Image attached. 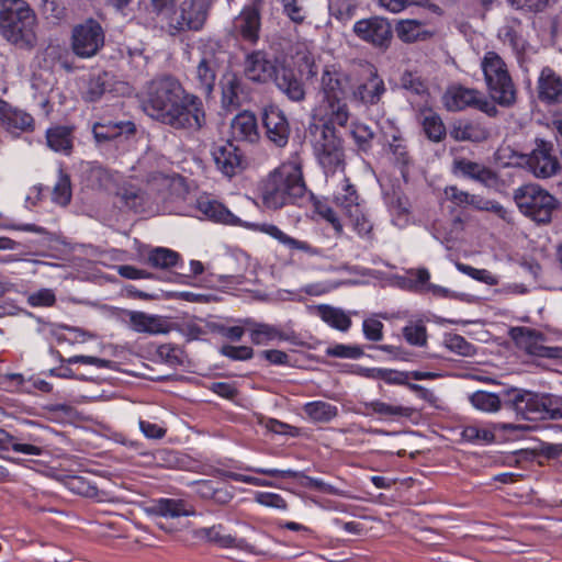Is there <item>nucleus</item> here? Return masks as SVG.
Masks as SVG:
<instances>
[{"label": "nucleus", "instance_id": "f257e3e1", "mask_svg": "<svg viewBox=\"0 0 562 562\" xmlns=\"http://www.w3.org/2000/svg\"><path fill=\"white\" fill-rule=\"evenodd\" d=\"M139 102L148 116L176 130L198 131L206 122L202 100L172 76L150 80L140 92Z\"/></svg>", "mask_w": 562, "mask_h": 562}, {"label": "nucleus", "instance_id": "f03ea898", "mask_svg": "<svg viewBox=\"0 0 562 562\" xmlns=\"http://www.w3.org/2000/svg\"><path fill=\"white\" fill-rule=\"evenodd\" d=\"M306 190L302 161L297 155L274 168L259 184L262 203L273 210L295 204L305 195Z\"/></svg>", "mask_w": 562, "mask_h": 562}, {"label": "nucleus", "instance_id": "7ed1b4c3", "mask_svg": "<svg viewBox=\"0 0 562 562\" xmlns=\"http://www.w3.org/2000/svg\"><path fill=\"white\" fill-rule=\"evenodd\" d=\"M350 82V76L339 65H325L319 79L322 99L314 110V117L345 126L350 117L349 108L345 101Z\"/></svg>", "mask_w": 562, "mask_h": 562}, {"label": "nucleus", "instance_id": "20e7f679", "mask_svg": "<svg viewBox=\"0 0 562 562\" xmlns=\"http://www.w3.org/2000/svg\"><path fill=\"white\" fill-rule=\"evenodd\" d=\"M37 16L25 0H0V35L8 43L31 49L37 43Z\"/></svg>", "mask_w": 562, "mask_h": 562}, {"label": "nucleus", "instance_id": "39448f33", "mask_svg": "<svg viewBox=\"0 0 562 562\" xmlns=\"http://www.w3.org/2000/svg\"><path fill=\"white\" fill-rule=\"evenodd\" d=\"M182 177L167 169L151 168L145 178L143 188L127 183L120 188L117 198L128 209L136 212L158 200H165L182 184Z\"/></svg>", "mask_w": 562, "mask_h": 562}, {"label": "nucleus", "instance_id": "423d86ee", "mask_svg": "<svg viewBox=\"0 0 562 562\" xmlns=\"http://www.w3.org/2000/svg\"><path fill=\"white\" fill-rule=\"evenodd\" d=\"M553 396L538 394L522 389H510L505 392V405L522 419L536 420L547 416L562 418V409L553 407Z\"/></svg>", "mask_w": 562, "mask_h": 562}, {"label": "nucleus", "instance_id": "0eeeda50", "mask_svg": "<svg viewBox=\"0 0 562 562\" xmlns=\"http://www.w3.org/2000/svg\"><path fill=\"white\" fill-rule=\"evenodd\" d=\"M313 136V150L324 172L335 175L345 170V151L341 138L337 135L334 125L336 123L322 121Z\"/></svg>", "mask_w": 562, "mask_h": 562}, {"label": "nucleus", "instance_id": "6e6552de", "mask_svg": "<svg viewBox=\"0 0 562 562\" xmlns=\"http://www.w3.org/2000/svg\"><path fill=\"white\" fill-rule=\"evenodd\" d=\"M481 68L492 99L501 105H512L516 101V89L504 59L493 50L486 52Z\"/></svg>", "mask_w": 562, "mask_h": 562}, {"label": "nucleus", "instance_id": "1a4fd4ad", "mask_svg": "<svg viewBox=\"0 0 562 562\" xmlns=\"http://www.w3.org/2000/svg\"><path fill=\"white\" fill-rule=\"evenodd\" d=\"M514 200L519 211L536 223L547 224L558 207V200L536 183H528L515 190Z\"/></svg>", "mask_w": 562, "mask_h": 562}, {"label": "nucleus", "instance_id": "9d476101", "mask_svg": "<svg viewBox=\"0 0 562 562\" xmlns=\"http://www.w3.org/2000/svg\"><path fill=\"white\" fill-rule=\"evenodd\" d=\"M210 4V0H182L175 8L167 33L176 36L182 32L202 30Z\"/></svg>", "mask_w": 562, "mask_h": 562}, {"label": "nucleus", "instance_id": "9b49d317", "mask_svg": "<svg viewBox=\"0 0 562 562\" xmlns=\"http://www.w3.org/2000/svg\"><path fill=\"white\" fill-rule=\"evenodd\" d=\"M104 40V31L100 23L89 19L74 27L71 50L80 58H91L103 47Z\"/></svg>", "mask_w": 562, "mask_h": 562}, {"label": "nucleus", "instance_id": "f8f14e48", "mask_svg": "<svg viewBox=\"0 0 562 562\" xmlns=\"http://www.w3.org/2000/svg\"><path fill=\"white\" fill-rule=\"evenodd\" d=\"M510 336L516 346L532 357L562 359V347L547 346L546 337L538 330L528 327H515Z\"/></svg>", "mask_w": 562, "mask_h": 562}, {"label": "nucleus", "instance_id": "ddd939ff", "mask_svg": "<svg viewBox=\"0 0 562 562\" xmlns=\"http://www.w3.org/2000/svg\"><path fill=\"white\" fill-rule=\"evenodd\" d=\"M445 106L449 111H461L473 106L490 115L495 114L496 109L482 92L462 87H453L443 95Z\"/></svg>", "mask_w": 562, "mask_h": 562}, {"label": "nucleus", "instance_id": "4468645a", "mask_svg": "<svg viewBox=\"0 0 562 562\" xmlns=\"http://www.w3.org/2000/svg\"><path fill=\"white\" fill-rule=\"evenodd\" d=\"M530 171L538 178H550L560 169L553 145L543 139H536V146L529 155L522 156Z\"/></svg>", "mask_w": 562, "mask_h": 562}, {"label": "nucleus", "instance_id": "2eb2a0df", "mask_svg": "<svg viewBox=\"0 0 562 562\" xmlns=\"http://www.w3.org/2000/svg\"><path fill=\"white\" fill-rule=\"evenodd\" d=\"M353 32L359 38L376 47H387L393 36L391 23L381 16L357 21Z\"/></svg>", "mask_w": 562, "mask_h": 562}, {"label": "nucleus", "instance_id": "dca6fc26", "mask_svg": "<svg viewBox=\"0 0 562 562\" xmlns=\"http://www.w3.org/2000/svg\"><path fill=\"white\" fill-rule=\"evenodd\" d=\"M386 87L383 78L378 74L376 69L371 68L366 77L352 89V100L364 105L372 106L380 103Z\"/></svg>", "mask_w": 562, "mask_h": 562}, {"label": "nucleus", "instance_id": "f3484780", "mask_svg": "<svg viewBox=\"0 0 562 562\" xmlns=\"http://www.w3.org/2000/svg\"><path fill=\"white\" fill-rule=\"evenodd\" d=\"M124 322L136 333L148 335L167 334L172 329L168 317L140 311L124 312Z\"/></svg>", "mask_w": 562, "mask_h": 562}, {"label": "nucleus", "instance_id": "a211bd4d", "mask_svg": "<svg viewBox=\"0 0 562 562\" xmlns=\"http://www.w3.org/2000/svg\"><path fill=\"white\" fill-rule=\"evenodd\" d=\"M528 427L525 425L516 424H485V423H473L463 427L461 437L464 441L473 445H490L495 440V432L498 430H514L522 431L527 430Z\"/></svg>", "mask_w": 562, "mask_h": 562}, {"label": "nucleus", "instance_id": "6ab92c4d", "mask_svg": "<svg viewBox=\"0 0 562 562\" xmlns=\"http://www.w3.org/2000/svg\"><path fill=\"white\" fill-rule=\"evenodd\" d=\"M278 70L276 61L262 50H255L245 58L244 71L251 81L267 82L274 78Z\"/></svg>", "mask_w": 562, "mask_h": 562}, {"label": "nucleus", "instance_id": "aec40b11", "mask_svg": "<svg viewBox=\"0 0 562 562\" xmlns=\"http://www.w3.org/2000/svg\"><path fill=\"white\" fill-rule=\"evenodd\" d=\"M216 167L227 177H233L245 167V160L240 149L231 140L217 146L213 151Z\"/></svg>", "mask_w": 562, "mask_h": 562}, {"label": "nucleus", "instance_id": "412c9836", "mask_svg": "<svg viewBox=\"0 0 562 562\" xmlns=\"http://www.w3.org/2000/svg\"><path fill=\"white\" fill-rule=\"evenodd\" d=\"M263 126L268 138L282 147L288 143L290 127L283 112L277 106L270 105L263 112Z\"/></svg>", "mask_w": 562, "mask_h": 562}, {"label": "nucleus", "instance_id": "4be33fe9", "mask_svg": "<svg viewBox=\"0 0 562 562\" xmlns=\"http://www.w3.org/2000/svg\"><path fill=\"white\" fill-rule=\"evenodd\" d=\"M234 27L244 41L256 44L260 31L259 9L255 4L245 7L235 19Z\"/></svg>", "mask_w": 562, "mask_h": 562}, {"label": "nucleus", "instance_id": "5701e85b", "mask_svg": "<svg viewBox=\"0 0 562 562\" xmlns=\"http://www.w3.org/2000/svg\"><path fill=\"white\" fill-rule=\"evenodd\" d=\"M231 135L235 140L256 142L259 136L256 115L250 111L238 113L231 122Z\"/></svg>", "mask_w": 562, "mask_h": 562}, {"label": "nucleus", "instance_id": "b1692460", "mask_svg": "<svg viewBox=\"0 0 562 562\" xmlns=\"http://www.w3.org/2000/svg\"><path fill=\"white\" fill-rule=\"evenodd\" d=\"M245 325L250 340L255 345H267L274 340H285V334L278 327L267 323H259L252 318L241 321Z\"/></svg>", "mask_w": 562, "mask_h": 562}, {"label": "nucleus", "instance_id": "393cba45", "mask_svg": "<svg viewBox=\"0 0 562 562\" xmlns=\"http://www.w3.org/2000/svg\"><path fill=\"white\" fill-rule=\"evenodd\" d=\"M33 123L34 120L31 114L12 108L8 103H5L0 114V124L12 134L19 135L20 133L31 131Z\"/></svg>", "mask_w": 562, "mask_h": 562}, {"label": "nucleus", "instance_id": "a878e982", "mask_svg": "<svg viewBox=\"0 0 562 562\" xmlns=\"http://www.w3.org/2000/svg\"><path fill=\"white\" fill-rule=\"evenodd\" d=\"M277 87L292 101H302L305 98V89L302 81L290 68H279L273 78Z\"/></svg>", "mask_w": 562, "mask_h": 562}, {"label": "nucleus", "instance_id": "bb28decb", "mask_svg": "<svg viewBox=\"0 0 562 562\" xmlns=\"http://www.w3.org/2000/svg\"><path fill=\"white\" fill-rule=\"evenodd\" d=\"M31 441L29 443L18 442L14 437L8 431L0 428V449L7 450L11 448L14 452L30 454V456H42L44 453V440L36 435L27 437Z\"/></svg>", "mask_w": 562, "mask_h": 562}, {"label": "nucleus", "instance_id": "cd10ccee", "mask_svg": "<svg viewBox=\"0 0 562 562\" xmlns=\"http://www.w3.org/2000/svg\"><path fill=\"white\" fill-rule=\"evenodd\" d=\"M259 232L269 235L270 237L278 240L280 244L284 245L291 250H301L308 255H318V250L313 247L310 243L305 240L295 239L283 231H281L277 225L263 223L258 226Z\"/></svg>", "mask_w": 562, "mask_h": 562}, {"label": "nucleus", "instance_id": "c85d7f7f", "mask_svg": "<svg viewBox=\"0 0 562 562\" xmlns=\"http://www.w3.org/2000/svg\"><path fill=\"white\" fill-rule=\"evenodd\" d=\"M397 37L404 43L426 41L432 36V32L426 29L425 24L414 19L400 20L395 25Z\"/></svg>", "mask_w": 562, "mask_h": 562}, {"label": "nucleus", "instance_id": "c756f323", "mask_svg": "<svg viewBox=\"0 0 562 562\" xmlns=\"http://www.w3.org/2000/svg\"><path fill=\"white\" fill-rule=\"evenodd\" d=\"M196 207L212 221L231 225H235L238 222V218L218 201L201 198L198 200Z\"/></svg>", "mask_w": 562, "mask_h": 562}, {"label": "nucleus", "instance_id": "7c9ffc66", "mask_svg": "<svg viewBox=\"0 0 562 562\" xmlns=\"http://www.w3.org/2000/svg\"><path fill=\"white\" fill-rule=\"evenodd\" d=\"M538 92L541 100H558L562 95V79L552 69L543 68L538 79Z\"/></svg>", "mask_w": 562, "mask_h": 562}, {"label": "nucleus", "instance_id": "2f4dec72", "mask_svg": "<svg viewBox=\"0 0 562 562\" xmlns=\"http://www.w3.org/2000/svg\"><path fill=\"white\" fill-rule=\"evenodd\" d=\"M243 87L240 79L235 74H226L222 80L223 106L233 111L241 105Z\"/></svg>", "mask_w": 562, "mask_h": 562}, {"label": "nucleus", "instance_id": "473e14b6", "mask_svg": "<svg viewBox=\"0 0 562 562\" xmlns=\"http://www.w3.org/2000/svg\"><path fill=\"white\" fill-rule=\"evenodd\" d=\"M419 121L426 136L432 142H441L446 137V126L441 117L431 109H423Z\"/></svg>", "mask_w": 562, "mask_h": 562}, {"label": "nucleus", "instance_id": "72a5a7b5", "mask_svg": "<svg viewBox=\"0 0 562 562\" xmlns=\"http://www.w3.org/2000/svg\"><path fill=\"white\" fill-rule=\"evenodd\" d=\"M46 140L54 151L68 155L72 148V128L63 125L53 126L46 132Z\"/></svg>", "mask_w": 562, "mask_h": 562}, {"label": "nucleus", "instance_id": "f704fd0d", "mask_svg": "<svg viewBox=\"0 0 562 562\" xmlns=\"http://www.w3.org/2000/svg\"><path fill=\"white\" fill-rule=\"evenodd\" d=\"M154 512L165 518L190 516L193 509L182 499L160 498L154 505Z\"/></svg>", "mask_w": 562, "mask_h": 562}, {"label": "nucleus", "instance_id": "c9c22d12", "mask_svg": "<svg viewBox=\"0 0 562 562\" xmlns=\"http://www.w3.org/2000/svg\"><path fill=\"white\" fill-rule=\"evenodd\" d=\"M316 314L323 322L337 330L347 331L351 326L349 315L340 308L322 304L316 307Z\"/></svg>", "mask_w": 562, "mask_h": 562}, {"label": "nucleus", "instance_id": "e433bc0d", "mask_svg": "<svg viewBox=\"0 0 562 562\" xmlns=\"http://www.w3.org/2000/svg\"><path fill=\"white\" fill-rule=\"evenodd\" d=\"M93 135L98 142H105L120 137L122 134H134L135 125L132 122L119 123H95L93 125Z\"/></svg>", "mask_w": 562, "mask_h": 562}, {"label": "nucleus", "instance_id": "4c0bfd02", "mask_svg": "<svg viewBox=\"0 0 562 562\" xmlns=\"http://www.w3.org/2000/svg\"><path fill=\"white\" fill-rule=\"evenodd\" d=\"M454 167L463 176L480 181L484 184H490L496 179L495 173L492 170L474 161L460 159L454 162Z\"/></svg>", "mask_w": 562, "mask_h": 562}, {"label": "nucleus", "instance_id": "58836bf2", "mask_svg": "<svg viewBox=\"0 0 562 562\" xmlns=\"http://www.w3.org/2000/svg\"><path fill=\"white\" fill-rule=\"evenodd\" d=\"M334 201L348 215H352V211H358L359 195L349 179L344 178L340 187L334 193Z\"/></svg>", "mask_w": 562, "mask_h": 562}, {"label": "nucleus", "instance_id": "ea45409f", "mask_svg": "<svg viewBox=\"0 0 562 562\" xmlns=\"http://www.w3.org/2000/svg\"><path fill=\"white\" fill-rule=\"evenodd\" d=\"M303 412L315 423H328L338 415L337 406L324 401H313L304 404Z\"/></svg>", "mask_w": 562, "mask_h": 562}, {"label": "nucleus", "instance_id": "a19ab883", "mask_svg": "<svg viewBox=\"0 0 562 562\" xmlns=\"http://www.w3.org/2000/svg\"><path fill=\"white\" fill-rule=\"evenodd\" d=\"M198 536L221 548L237 547V539L223 525H214L198 530Z\"/></svg>", "mask_w": 562, "mask_h": 562}, {"label": "nucleus", "instance_id": "79ce46f5", "mask_svg": "<svg viewBox=\"0 0 562 562\" xmlns=\"http://www.w3.org/2000/svg\"><path fill=\"white\" fill-rule=\"evenodd\" d=\"M216 79V74L211 65V63L206 59H202L195 70L194 76V85L195 89L205 95H210L214 89Z\"/></svg>", "mask_w": 562, "mask_h": 562}, {"label": "nucleus", "instance_id": "37998d69", "mask_svg": "<svg viewBox=\"0 0 562 562\" xmlns=\"http://www.w3.org/2000/svg\"><path fill=\"white\" fill-rule=\"evenodd\" d=\"M456 140L481 142L487 138L488 132L477 123H460L451 131Z\"/></svg>", "mask_w": 562, "mask_h": 562}, {"label": "nucleus", "instance_id": "c03bdc74", "mask_svg": "<svg viewBox=\"0 0 562 562\" xmlns=\"http://www.w3.org/2000/svg\"><path fill=\"white\" fill-rule=\"evenodd\" d=\"M367 414H376L384 417H411L413 409L400 405H391L382 401H372L366 404Z\"/></svg>", "mask_w": 562, "mask_h": 562}, {"label": "nucleus", "instance_id": "a18cd8bd", "mask_svg": "<svg viewBox=\"0 0 562 562\" xmlns=\"http://www.w3.org/2000/svg\"><path fill=\"white\" fill-rule=\"evenodd\" d=\"M180 260V255L171 249L157 247L148 254V263L155 268L169 269Z\"/></svg>", "mask_w": 562, "mask_h": 562}, {"label": "nucleus", "instance_id": "49530a36", "mask_svg": "<svg viewBox=\"0 0 562 562\" xmlns=\"http://www.w3.org/2000/svg\"><path fill=\"white\" fill-rule=\"evenodd\" d=\"M175 8L176 0H147V10L156 16L166 31L168 30Z\"/></svg>", "mask_w": 562, "mask_h": 562}, {"label": "nucleus", "instance_id": "de8ad7c7", "mask_svg": "<svg viewBox=\"0 0 562 562\" xmlns=\"http://www.w3.org/2000/svg\"><path fill=\"white\" fill-rule=\"evenodd\" d=\"M471 404L479 411L496 413L502 407L498 395L486 391H476L470 396Z\"/></svg>", "mask_w": 562, "mask_h": 562}, {"label": "nucleus", "instance_id": "09e8293b", "mask_svg": "<svg viewBox=\"0 0 562 562\" xmlns=\"http://www.w3.org/2000/svg\"><path fill=\"white\" fill-rule=\"evenodd\" d=\"M443 346L459 356L471 357L475 355V347L458 334H447L443 338Z\"/></svg>", "mask_w": 562, "mask_h": 562}, {"label": "nucleus", "instance_id": "8fccbe9b", "mask_svg": "<svg viewBox=\"0 0 562 562\" xmlns=\"http://www.w3.org/2000/svg\"><path fill=\"white\" fill-rule=\"evenodd\" d=\"M71 195L70 178L68 175L60 171L58 180L53 188L52 200L60 206H66L70 202Z\"/></svg>", "mask_w": 562, "mask_h": 562}, {"label": "nucleus", "instance_id": "3c124183", "mask_svg": "<svg viewBox=\"0 0 562 562\" xmlns=\"http://www.w3.org/2000/svg\"><path fill=\"white\" fill-rule=\"evenodd\" d=\"M498 38L504 43L508 44L515 54L521 55L525 53L527 47L526 40L518 34L512 25H505L498 31Z\"/></svg>", "mask_w": 562, "mask_h": 562}, {"label": "nucleus", "instance_id": "603ef678", "mask_svg": "<svg viewBox=\"0 0 562 562\" xmlns=\"http://www.w3.org/2000/svg\"><path fill=\"white\" fill-rule=\"evenodd\" d=\"M456 268L461 273L479 282L485 283L487 285L498 284V278L486 269H477L462 262H456Z\"/></svg>", "mask_w": 562, "mask_h": 562}, {"label": "nucleus", "instance_id": "864d4df0", "mask_svg": "<svg viewBox=\"0 0 562 562\" xmlns=\"http://www.w3.org/2000/svg\"><path fill=\"white\" fill-rule=\"evenodd\" d=\"M26 303L31 307H52L56 303V293L53 289L43 288L29 293Z\"/></svg>", "mask_w": 562, "mask_h": 562}, {"label": "nucleus", "instance_id": "5fc2aeb1", "mask_svg": "<svg viewBox=\"0 0 562 562\" xmlns=\"http://www.w3.org/2000/svg\"><path fill=\"white\" fill-rule=\"evenodd\" d=\"M378 2L382 9L394 14L401 13L409 7H430V0H378Z\"/></svg>", "mask_w": 562, "mask_h": 562}, {"label": "nucleus", "instance_id": "6e6d98bb", "mask_svg": "<svg viewBox=\"0 0 562 562\" xmlns=\"http://www.w3.org/2000/svg\"><path fill=\"white\" fill-rule=\"evenodd\" d=\"M283 13L295 24L304 23L307 11L302 0H281Z\"/></svg>", "mask_w": 562, "mask_h": 562}, {"label": "nucleus", "instance_id": "4d7b16f0", "mask_svg": "<svg viewBox=\"0 0 562 562\" xmlns=\"http://www.w3.org/2000/svg\"><path fill=\"white\" fill-rule=\"evenodd\" d=\"M350 134L359 149L366 151L370 148L374 134L369 126L353 123Z\"/></svg>", "mask_w": 562, "mask_h": 562}, {"label": "nucleus", "instance_id": "13d9d810", "mask_svg": "<svg viewBox=\"0 0 562 562\" xmlns=\"http://www.w3.org/2000/svg\"><path fill=\"white\" fill-rule=\"evenodd\" d=\"M468 206H471L479 211H488L497 214L501 217H505V209L497 202L485 200L484 198L476 194H469Z\"/></svg>", "mask_w": 562, "mask_h": 562}, {"label": "nucleus", "instance_id": "bf43d9fd", "mask_svg": "<svg viewBox=\"0 0 562 562\" xmlns=\"http://www.w3.org/2000/svg\"><path fill=\"white\" fill-rule=\"evenodd\" d=\"M403 336L414 346H424L427 341L426 327L422 323H412L404 327Z\"/></svg>", "mask_w": 562, "mask_h": 562}, {"label": "nucleus", "instance_id": "052dcab7", "mask_svg": "<svg viewBox=\"0 0 562 562\" xmlns=\"http://www.w3.org/2000/svg\"><path fill=\"white\" fill-rule=\"evenodd\" d=\"M401 87L417 95H423L427 92L425 81L412 71H405L401 77Z\"/></svg>", "mask_w": 562, "mask_h": 562}, {"label": "nucleus", "instance_id": "680f3d73", "mask_svg": "<svg viewBox=\"0 0 562 562\" xmlns=\"http://www.w3.org/2000/svg\"><path fill=\"white\" fill-rule=\"evenodd\" d=\"M220 352L224 357L239 361L249 360L254 357V349L248 346L224 345L220 349Z\"/></svg>", "mask_w": 562, "mask_h": 562}, {"label": "nucleus", "instance_id": "e2e57ef3", "mask_svg": "<svg viewBox=\"0 0 562 562\" xmlns=\"http://www.w3.org/2000/svg\"><path fill=\"white\" fill-rule=\"evenodd\" d=\"M409 289L418 293H426L429 283L430 273L427 269H416L409 271Z\"/></svg>", "mask_w": 562, "mask_h": 562}, {"label": "nucleus", "instance_id": "0e129e2a", "mask_svg": "<svg viewBox=\"0 0 562 562\" xmlns=\"http://www.w3.org/2000/svg\"><path fill=\"white\" fill-rule=\"evenodd\" d=\"M255 501L258 504L267 507H272L281 510H285L288 508V504L284 501V498L277 493L256 492Z\"/></svg>", "mask_w": 562, "mask_h": 562}, {"label": "nucleus", "instance_id": "69168bd1", "mask_svg": "<svg viewBox=\"0 0 562 562\" xmlns=\"http://www.w3.org/2000/svg\"><path fill=\"white\" fill-rule=\"evenodd\" d=\"M316 213L327 223L331 225L336 234H341L344 231L342 224L337 213L326 203L318 202L316 204Z\"/></svg>", "mask_w": 562, "mask_h": 562}, {"label": "nucleus", "instance_id": "338daca9", "mask_svg": "<svg viewBox=\"0 0 562 562\" xmlns=\"http://www.w3.org/2000/svg\"><path fill=\"white\" fill-rule=\"evenodd\" d=\"M326 353L336 358L358 359L363 355V350L358 346L337 344L327 348Z\"/></svg>", "mask_w": 562, "mask_h": 562}, {"label": "nucleus", "instance_id": "774afa93", "mask_svg": "<svg viewBox=\"0 0 562 562\" xmlns=\"http://www.w3.org/2000/svg\"><path fill=\"white\" fill-rule=\"evenodd\" d=\"M363 334L371 341H380L383 338V323L376 318H367L362 324Z\"/></svg>", "mask_w": 562, "mask_h": 562}]
</instances>
